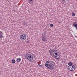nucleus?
<instances>
[{
    "label": "nucleus",
    "mask_w": 77,
    "mask_h": 77,
    "mask_svg": "<svg viewBox=\"0 0 77 77\" xmlns=\"http://www.w3.org/2000/svg\"><path fill=\"white\" fill-rule=\"evenodd\" d=\"M49 54L56 59H60V56L58 54L59 52L57 51V50L52 49L49 51Z\"/></svg>",
    "instance_id": "obj_1"
},
{
    "label": "nucleus",
    "mask_w": 77,
    "mask_h": 77,
    "mask_svg": "<svg viewBox=\"0 0 77 77\" xmlns=\"http://www.w3.org/2000/svg\"><path fill=\"white\" fill-rule=\"evenodd\" d=\"M25 57L28 61H32L33 60V57L31 54L27 53L25 55Z\"/></svg>",
    "instance_id": "obj_2"
},
{
    "label": "nucleus",
    "mask_w": 77,
    "mask_h": 77,
    "mask_svg": "<svg viewBox=\"0 0 77 77\" xmlns=\"http://www.w3.org/2000/svg\"><path fill=\"white\" fill-rule=\"evenodd\" d=\"M66 67H68L67 68L69 70L72 71H74L75 69V68H77V65L75 64H73L71 66H66Z\"/></svg>",
    "instance_id": "obj_3"
},
{
    "label": "nucleus",
    "mask_w": 77,
    "mask_h": 77,
    "mask_svg": "<svg viewBox=\"0 0 77 77\" xmlns=\"http://www.w3.org/2000/svg\"><path fill=\"white\" fill-rule=\"evenodd\" d=\"M45 66H46L48 69H50V70H53L54 68V65L51 63L49 64H45Z\"/></svg>",
    "instance_id": "obj_4"
},
{
    "label": "nucleus",
    "mask_w": 77,
    "mask_h": 77,
    "mask_svg": "<svg viewBox=\"0 0 77 77\" xmlns=\"http://www.w3.org/2000/svg\"><path fill=\"white\" fill-rule=\"evenodd\" d=\"M46 36V32H44L42 33V39L44 42H45L47 41V38Z\"/></svg>",
    "instance_id": "obj_5"
},
{
    "label": "nucleus",
    "mask_w": 77,
    "mask_h": 77,
    "mask_svg": "<svg viewBox=\"0 0 77 77\" xmlns=\"http://www.w3.org/2000/svg\"><path fill=\"white\" fill-rule=\"evenodd\" d=\"M20 38L21 41H24V40H25V39H26V38H27L26 34L24 33L23 34H22V35H21L20 36Z\"/></svg>",
    "instance_id": "obj_6"
},
{
    "label": "nucleus",
    "mask_w": 77,
    "mask_h": 77,
    "mask_svg": "<svg viewBox=\"0 0 77 77\" xmlns=\"http://www.w3.org/2000/svg\"><path fill=\"white\" fill-rule=\"evenodd\" d=\"M3 32H2L0 31V39H2L3 38H4L3 35Z\"/></svg>",
    "instance_id": "obj_7"
},
{
    "label": "nucleus",
    "mask_w": 77,
    "mask_h": 77,
    "mask_svg": "<svg viewBox=\"0 0 77 77\" xmlns=\"http://www.w3.org/2000/svg\"><path fill=\"white\" fill-rule=\"evenodd\" d=\"M73 25L75 27L77 28V23L74 22L73 23Z\"/></svg>",
    "instance_id": "obj_8"
},
{
    "label": "nucleus",
    "mask_w": 77,
    "mask_h": 77,
    "mask_svg": "<svg viewBox=\"0 0 77 77\" xmlns=\"http://www.w3.org/2000/svg\"><path fill=\"white\" fill-rule=\"evenodd\" d=\"M17 61L18 62H20L21 60V59L20 58H18L17 59Z\"/></svg>",
    "instance_id": "obj_9"
},
{
    "label": "nucleus",
    "mask_w": 77,
    "mask_h": 77,
    "mask_svg": "<svg viewBox=\"0 0 77 77\" xmlns=\"http://www.w3.org/2000/svg\"><path fill=\"white\" fill-rule=\"evenodd\" d=\"M73 64H74V63H73L72 62H70L68 63V65H69V66H71Z\"/></svg>",
    "instance_id": "obj_10"
},
{
    "label": "nucleus",
    "mask_w": 77,
    "mask_h": 77,
    "mask_svg": "<svg viewBox=\"0 0 77 77\" xmlns=\"http://www.w3.org/2000/svg\"><path fill=\"white\" fill-rule=\"evenodd\" d=\"M27 23V22L24 21V22H23L22 25H23V26H25V25H26Z\"/></svg>",
    "instance_id": "obj_11"
},
{
    "label": "nucleus",
    "mask_w": 77,
    "mask_h": 77,
    "mask_svg": "<svg viewBox=\"0 0 77 77\" xmlns=\"http://www.w3.org/2000/svg\"><path fill=\"white\" fill-rule=\"evenodd\" d=\"M49 63H54H54L52 61H51V60H49Z\"/></svg>",
    "instance_id": "obj_12"
},
{
    "label": "nucleus",
    "mask_w": 77,
    "mask_h": 77,
    "mask_svg": "<svg viewBox=\"0 0 77 77\" xmlns=\"http://www.w3.org/2000/svg\"><path fill=\"white\" fill-rule=\"evenodd\" d=\"M49 63H50V62L49 61V60H48V61H46V63H45V64H48Z\"/></svg>",
    "instance_id": "obj_13"
},
{
    "label": "nucleus",
    "mask_w": 77,
    "mask_h": 77,
    "mask_svg": "<svg viewBox=\"0 0 77 77\" xmlns=\"http://www.w3.org/2000/svg\"><path fill=\"white\" fill-rule=\"evenodd\" d=\"M12 63H15V60H13L12 61Z\"/></svg>",
    "instance_id": "obj_14"
},
{
    "label": "nucleus",
    "mask_w": 77,
    "mask_h": 77,
    "mask_svg": "<svg viewBox=\"0 0 77 77\" xmlns=\"http://www.w3.org/2000/svg\"><path fill=\"white\" fill-rule=\"evenodd\" d=\"M62 2H63V3H65V2H66V1H65V0H62Z\"/></svg>",
    "instance_id": "obj_15"
},
{
    "label": "nucleus",
    "mask_w": 77,
    "mask_h": 77,
    "mask_svg": "<svg viewBox=\"0 0 77 77\" xmlns=\"http://www.w3.org/2000/svg\"><path fill=\"white\" fill-rule=\"evenodd\" d=\"M75 13H72V16H73V17L75 16Z\"/></svg>",
    "instance_id": "obj_16"
},
{
    "label": "nucleus",
    "mask_w": 77,
    "mask_h": 77,
    "mask_svg": "<svg viewBox=\"0 0 77 77\" xmlns=\"http://www.w3.org/2000/svg\"><path fill=\"white\" fill-rule=\"evenodd\" d=\"M32 0H29L28 2L29 3H32Z\"/></svg>",
    "instance_id": "obj_17"
},
{
    "label": "nucleus",
    "mask_w": 77,
    "mask_h": 77,
    "mask_svg": "<svg viewBox=\"0 0 77 77\" xmlns=\"http://www.w3.org/2000/svg\"><path fill=\"white\" fill-rule=\"evenodd\" d=\"M65 60H63L62 61V63H65Z\"/></svg>",
    "instance_id": "obj_18"
},
{
    "label": "nucleus",
    "mask_w": 77,
    "mask_h": 77,
    "mask_svg": "<svg viewBox=\"0 0 77 77\" xmlns=\"http://www.w3.org/2000/svg\"><path fill=\"white\" fill-rule=\"evenodd\" d=\"M50 26L51 27H53V24L51 23L50 24Z\"/></svg>",
    "instance_id": "obj_19"
},
{
    "label": "nucleus",
    "mask_w": 77,
    "mask_h": 77,
    "mask_svg": "<svg viewBox=\"0 0 77 77\" xmlns=\"http://www.w3.org/2000/svg\"><path fill=\"white\" fill-rule=\"evenodd\" d=\"M34 61H35V60H36V59H35L36 58L35 57V56H34Z\"/></svg>",
    "instance_id": "obj_20"
},
{
    "label": "nucleus",
    "mask_w": 77,
    "mask_h": 77,
    "mask_svg": "<svg viewBox=\"0 0 77 77\" xmlns=\"http://www.w3.org/2000/svg\"><path fill=\"white\" fill-rule=\"evenodd\" d=\"M39 66H40V67H42V65H39Z\"/></svg>",
    "instance_id": "obj_21"
},
{
    "label": "nucleus",
    "mask_w": 77,
    "mask_h": 77,
    "mask_svg": "<svg viewBox=\"0 0 77 77\" xmlns=\"http://www.w3.org/2000/svg\"><path fill=\"white\" fill-rule=\"evenodd\" d=\"M37 64H38V65H40V63H39L38 62Z\"/></svg>",
    "instance_id": "obj_22"
},
{
    "label": "nucleus",
    "mask_w": 77,
    "mask_h": 77,
    "mask_svg": "<svg viewBox=\"0 0 77 77\" xmlns=\"http://www.w3.org/2000/svg\"><path fill=\"white\" fill-rule=\"evenodd\" d=\"M58 23H59V24H60V23H61V22H59Z\"/></svg>",
    "instance_id": "obj_23"
},
{
    "label": "nucleus",
    "mask_w": 77,
    "mask_h": 77,
    "mask_svg": "<svg viewBox=\"0 0 77 77\" xmlns=\"http://www.w3.org/2000/svg\"><path fill=\"white\" fill-rule=\"evenodd\" d=\"M75 38H77V36H75Z\"/></svg>",
    "instance_id": "obj_24"
},
{
    "label": "nucleus",
    "mask_w": 77,
    "mask_h": 77,
    "mask_svg": "<svg viewBox=\"0 0 77 77\" xmlns=\"http://www.w3.org/2000/svg\"><path fill=\"white\" fill-rule=\"evenodd\" d=\"M66 1H69V0H66Z\"/></svg>",
    "instance_id": "obj_25"
},
{
    "label": "nucleus",
    "mask_w": 77,
    "mask_h": 77,
    "mask_svg": "<svg viewBox=\"0 0 77 77\" xmlns=\"http://www.w3.org/2000/svg\"><path fill=\"white\" fill-rule=\"evenodd\" d=\"M29 41L27 42V43H29Z\"/></svg>",
    "instance_id": "obj_26"
},
{
    "label": "nucleus",
    "mask_w": 77,
    "mask_h": 77,
    "mask_svg": "<svg viewBox=\"0 0 77 77\" xmlns=\"http://www.w3.org/2000/svg\"><path fill=\"white\" fill-rule=\"evenodd\" d=\"M76 30H77V27L76 28Z\"/></svg>",
    "instance_id": "obj_27"
},
{
    "label": "nucleus",
    "mask_w": 77,
    "mask_h": 77,
    "mask_svg": "<svg viewBox=\"0 0 77 77\" xmlns=\"http://www.w3.org/2000/svg\"><path fill=\"white\" fill-rule=\"evenodd\" d=\"M14 12H15V10H14Z\"/></svg>",
    "instance_id": "obj_28"
}]
</instances>
